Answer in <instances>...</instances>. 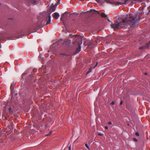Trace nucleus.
<instances>
[{
    "instance_id": "obj_10",
    "label": "nucleus",
    "mask_w": 150,
    "mask_h": 150,
    "mask_svg": "<svg viewBox=\"0 0 150 150\" xmlns=\"http://www.w3.org/2000/svg\"><path fill=\"white\" fill-rule=\"evenodd\" d=\"M92 69V68L91 67L89 69L88 71H87V72L86 73V74H88L89 73H90V72H91V71Z\"/></svg>"
},
{
    "instance_id": "obj_7",
    "label": "nucleus",
    "mask_w": 150,
    "mask_h": 150,
    "mask_svg": "<svg viewBox=\"0 0 150 150\" xmlns=\"http://www.w3.org/2000/svg\"><path fill=\"white\" fill-rule=\"evenodd\" d=\"M28 73V71H25L24 73L23 74L21 75L22 77L23 78V77L25 75L27 74Z\"/></svg>"
},
{
    "instance_id": "obj_21",
    "label": "nucleus",
    "mask_w": 150,
    "mask_h": 150,
    "mask_svg": "<svg viewBox=\"0 0 150 150\" xmlns=\"http://www.w3.org/2000/svg\"><path fill=\"white\" fill-rule=\"evenodd\" d=\"M97 62L96 65L94 67V68L97 66Z\"/></svg>"
},
{
    "instance_id": "obj_26",
    "label": "nucleus",
    "mask_w": 150,
    "mask_h": 150,
    "mask_svg": "<svg viewBox=\"0 0 150 150\" xmlns=\"http://www.w3.org/2000/svg\"><path fill=\"white\" fill-rule=\"evenodd\" d=\"M146 74H146H147V73H145V74Z\"/></svg>"
},
{
    "instance_id": "obj_22",
    "label": "nucleus",
    "mask_w": 150,
    "mask_h": 150,
    "mask_svg": "<svg viewBox=\"0 0 150 150\" xmlns=\"http://www.w3.org/2000/svg\"><path fill=\"white\" fill-rule=\"evenodd\" d=\"M105 128L106 129H108V127L107 126H106L105 127Z\"/></svg>"
},
{
    "instance_id": "obj_25",
    "label": "nucleus",
    "mask_w": 150,
    "mask_h": 150,
    "mask_svg": "<svg viewBox=\"0 0 150 150\" xmlns=\"http://www.w3.org/2000/svg\"><path fill=\"white\" fill-rule=\"evenodd\" d=\"M55 4L56 5V6H57V5L58 4L57 3H56Z\"/></svg>"
},
{
    "instance_id": "obj_11",
    "label": "nucleus",
    "mask_w": 150,
    "mask_h": 150,
    "mask_svg": "<svg viewBox=\"0 0 150 150\" xmlns=\"http://www.w3.org/2000/svg\"><path fill=\"white\" fill-rule=\"evenodd\" d=\"M52 131H51L50 132L47 134H46L45 135V136H48L52 134Z\"/></svg>"
},
{
    "instance_id": "obj_6",
    "label": "nucleus",
    "mask_w": 150,
    "mask_h": 150,
    "mask_svg": "<svg viewBox=\"0 0 150 150\" xmlns=\"http://www.w3.org/2000/svg\"><path fill=\"white\" fill-rule=\"evenodd\" d=\"M59 17V13L56 12L54 14L53 17L54 19H57Z\"/></svg>"
},
{
    "instance_id": "obj_13",
    "label": "nucleus",
    "mask_w": 150,
    "mask_h": 150,
    "mask_svg": "<svg viewBox=\"0 0 150 150\" xmlns=\"http://www.w3.org/2000/svg\"><path fill=\"white\" fill-rule=\"evenodd\" d=\"M135 135L137 136H139V133L138 132H137L135 133Z\"/></svg>"
},
{
    "instance_id": "obj_1",
    "label": "nucleus",
    "mask_w": 150,
    "mask_h": 150,
    "mask_svg": "<svg viewBox=\"0 0 150 150\" xmlns=\"http://www.w3.org/2000/svg\"><path fill=\"white\" fill-rule=\"evenodd\" d=\"M130 19L127 20V18L124 19L122 22L118 23L117 21H116L115 23L111 25L112 28L119 29L120 28L123 27L124 25V23H126L129 24L131 25V27H133L137 22H139V20L137 18V16L133 14L129 15Z\"/></svg>"
},
{
    "instance_id": "obj_14",
    "label": "nucleus",
    "mask_w": 150,
    "mask_h": 150,
    "mask_svg": "<svg viewBox=\"0 0 150 150\" xmlns=\"http://www.w3.org/2000/svg\"><path fill=\"white\" fill-rule=\"evenodd\" d=\"M12 109L11 108H9V112L10 113H11L12 112V111L11 110Z\"/></svg>"
},
{
    "instance_id": "obj_8",
    "label": "nucleus",
    "mask_w": 150,
    "mask_h": 150,
    "mask_svg": "<svg viewBox=\"0 0 150 150\" xmlns=\"http://www.w3.org/2000/svg\"><path fill=\"white\" fill-rule=\"evenodd\" d=\"M101 17H103V18H106L107 16L104 13H101Z\"/></svg>"
},
{
    "instance_id": "obj_15",
    "label": "nucleus",
    "mask_w": 150,
    "mask_h": 150,
    "mask_svg": "<svg viewBox=\"0 0 150 150\" xmlns=\"http://www.w3.org/2000/svg\"><path fill=\"white\" fill-rule=\"evenodd\" d=\"M115 104V102L114 101L112 102L111 103V104L112 105H114Z\"/></svg>"
},
{
    "instance_id": "obj_16",
    "label": "nucleus",
    "mask_w": 150,
    "mask_h": 150,
    "mask_svg": "<svg viewBox=\"0 0 150 150\" xmlns=\"http://www.w3.org/2000/svg\"><path fill=\"white\" fill-rule=\"evenodd\" d=\"M60 55H61V56L62 55H66V54H65L62 53L60 54Z\"/></svg>"
},
{
    "instance_id": "obj_2",
    "label": "nucleus",
    "mask_w": 150,
    "mask_h": 150,
    "mask_svg": "<svg viewBox=\"0 0 150 150\" xmlns=\"http://www.w3.org/2000/svg\"><path fill=\"white\" fill-rule=\"evenodd\" d=\"M76 38L77 39L76 42L78 43V47L77 48L76 52L75 53V54L78 53L81 50V45L82 43V37L80 36H77Z\"/></svg>"
},
{
    "instance_id": "obj_12",
    "label": "nucleus",
    "mask_w": 150,
    "mask_h": 150,
    "mask_svg": "<svg viewBox=\"0 0 150 150\" xmlns=\"http://www.w3.org/2000/svg\"><path fill=\"white\" fill-rule=\"evenodd\" d=\"M85 146L89 150H90V148L89 147V146H88V144H85Z\"/></svg>"
},
{
    "instance_id": "obj_20",
    "label": "nucleus",
    "mask_w": 150,
    "mask_h": 150,
    "mask_svg": "<svg viewBox=\"0 0 150 150\" xmlns=\"http://www.w3.org/2000/svg\"><path fill=\"white\" fill-rule=\"evenodd\" d=\"M71 150V146H70L69 147V150Z\"/></svg>"
},
{
    "instance_id": "obj_23",
    "label": "nucleus",
    "mask_w": 150,
    "mask_h": 150,
    "mask_svg": "<svg viewBox=\"0 0 150 150\" xmlns=\"http://www.w3.org/2000/svg\"><path fill=\"white\" fill-rule=\"evenodd\" d=\"M99 135L100 136H101L102 135V134L101 133H99Z\"/></svg>"
},
{
    "instance_id": "obj_3",
    "label": "nucleus",
    "mask_w": 150,
    "mask_h": 150,
    "mask_svg": "<svg viewBox=\"0 0 150 150\" xmlns=\"http://www.w3.org/2000/svg\"><path fill=\"white\" fill-rule=\"evenodd\" d=\"M56 9V6L54 5L53 4L51 5L49 8L48 9L47 11L49 12V16L48 19L47 20V23L45 24V25H47L50 23L51 21V16L50 14L51 13L55 11Z\"/></svg>"
},
{
    "instance_id": "obj_4",
    "label": "nucleus",
    "mask_w": 150,
    "mask_h": 150,
    "mask_svg": "<svg viewBox=\"0 0 150 150\" xmlns=\"http://www.w3.org/2000/svg\"><path fill=\"white\" fill-rule=\"evenodd\" d=\"M25 4L27 5H29L30 4H35L36 1L35 0H26L25 1Z\"/></svg>"
},
{
    "instance_id": "obj_17",
    "label": "nucleus",
    "mask_w": 150,
    "mask_h": 150,
    "mask_svg": "<svg viewBox=\"0 0 150 150\" xmlns=\"http://www.w3.org/2000/svg\"><path fill=\"white\" fill-rule=\"evenodd\" d=\"M133 140L134 141H135V142H137V139H135V138H134L133 139Z\"/></svg>"
},
{
    "instance_id": "obj_9",
    "label": "nucleus",
    "mask_w": 150,
    "mask_h": 150,
    "mask_svg": "<svg viewBox=\"0 0 150 150\" xmlns=\"http://www.w3.org/2000/svg\"><path fill=\"white\" fill-rule=\"evenodd\" d=\"M126 1H125L124 3H121V2H120L119 1H117V2H116V4H126Z\"/></svg>"
},
{
    "instance_id": "obj_24",
    "label": "nucleus",
    "mask_w": 150,
    "mask_h": 150,
    "mask_svg": "<svg viewBox=\"0 0 150 150\" xmlns=\"http://www.w3.org/2000/svg\"><path fill=\"white\" fill-rule=\"evenodd\" d=\"M109 3L111 4H113V3H112L111 2H110V1H109Z\"/></svg>"
},
{
    "instance_id": "obj_19",
    "label": "nucleus",
    "mask_w": 150,
    "mask_h": 150,
    "mask_svg": "<svg viewBox=\"0 0 150 150\" xmlns=\"http://www.w3.org/2000/svg\"><path fill=\"white\" fill-rule=\"evenodd\" d=\"M123 103V102H122V101H121L120 102V105H121Z\"/></svg>"
},
{
    "instance_id": "obj_18",
    "label": "nucleus",
    "mask_w": 150,
    "mask_h": 150,
    "mask_svg": "<svg viewBox=\"0 0 150 150\" xmlns=\"http://www.w3.org/2000/svg\"><path fill=\"white\" fill-rule=\"evenodd\" d=\"M111 124H112V123L111 122H108V124L109 125H110Z\"/></svg>"
},
{
    "instance_id": "obj_5",
    "label": "nucleus",
    "mask_w": 150,
    "mask_h": 150,
    "mask_svg": "<svg viewBox=\"0 0 150 150\" xmlns=\"http://www.w3.org/2000/svg\"><path fill=\"white\" fill-rule=\"evenodd\" d=\"M149 45H150V40L148 42L146 43L144 46H143L140 47L139 49L142 50L144 49L148 48Z\"/></svg>"
}]
</instances>
